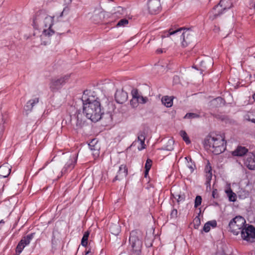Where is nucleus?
Instances as JSON below:
<instances>
[{
  "label": "nucleus",
  "instance_id": "473e14b6",
  "mask_svg": "<svg viewBox=\"0 0 255 255\" xmlns=\"http://www.w3.org/2000/svg\"><path fill=\"white\" fill-rule=\"evenodd\" d=\"M180 135L183 138V139L185 141V142L187 144H189L190 143V140L188 137L187 134L184 130H181L180 131Z\"/></svg>",
  "mask_w": 255,
  "mask_h": 255
},
{
  "label": "nucleus",
  "instance_id": "cd10ccee",
  "mask_svg": "<svg viewBox=\"0 0 255 255\" xmlns=\"http://www.w3.org/2000/svg\"><path fill=\"white\" fill-rule=\"evenodd\" d=\"M180 32H178V29H173V28L169 29L168 31H166L164 33L163 35L161 36L162 38L172 37V35L178 34Z\"/></svg>",
  "mask_w": 255,
  "mask_h": 255
},
{
  "label": "nucleus",
  "instance_id": "79ce46f5",
  "mask_svg": "<svg viewBox=\"0 0 255 255\" xmlns=\"http://www.w3.org/2000/svg\"><path fill=\"white\" fill-rule=\"evenodd\" d=\"M198 117V115L194 113H188L185 116V119L195 118Z\"/></svg>",
  "mask_w": 255,
  "mask_h": 255
},
{
  "label": "nucleus",
  "instance_id": "7ed1b4c3",
  "mask_svg": "<svg viewBox=\"0 0 255 255\" xmlns=\"http://www.w3.org/2000/svg\"><path fill=\"white\" fill-rule=\"evenodd\" d=\"M208 150L215 154H219L224 151L226 148L225 137L220 134L209 136L205 140Z\"/></svg>",
  "mask_w": 255,
  "mask_h": 255
},
{
  "label": "nucleus",
  "instance_id": "2eb2a0df",
  "mask_svg": "<svg viewBox=\"0 0 255 255\" xmlns=\"http://www.w3.org/2000/svg\"><path fill=\"white\" fill-rule=\"evenodd\" d=\"M145 139V133L143 132H140L138 133L137 138L133 143L132 145H135L138 143L137 149L138 150H142L146 148V145L145 144L144 141Z\"/></svg>",
  "mask_w": 255,
  "mask_h": 255
},
{
  "label": "nucleus",
  "instance_id": "393cba45",
  "mask_svg": "<svg viewBox=\"0 0 255 255\" xmlns=\"http://www.w3.org/2000/svg\"><path fill=\"white\" fill-rule=\"evenodd\" d=\"M161 102L165 107L169 108L173 105V98L167 96H164L162 98Z\"/></svg>",
  "mask_w": 255,
  "mask_h": 255
},
{
  "label": "nucleus",
  "instance_id": "8fccbe9b",
  "mask_svg": "<svg viewBox=\"0 0 255 255\" xmlns=\"http://www.w3.org/2000/svg\"><path fill=\"white\" fill-rule=\"evenodd\" d=\"M253 99L254 101H255V93L252 96Z\"/></svg>",
  "mask_w": 255,
  "mask_h": 255
},
{
  "label": "nucleus",
  "instance_id": "423d86ee",
  "mask_svg": "<svg viewBox=\"0 0 255 255\" xmlns=\"http://www.w3.org/2000/svg\"><path fill=\"white\" fill-rule=\"evenodd\" d=\"M178 32H180L179 35H182L181 43L183 47H187L195 40V33L190 29L178 28Z\"/></svg>",
  "mask_w": 255,
  "mask_h": 255
},
{
  "label": "nucleus",
  "instance_id": "49530a36",
  "mask_svg": "<svg viewBox=\"0 0 255 255\" xmlns=\"http://www.w3.org/2000/svg\"><path fill=\"white\" fill-rule=\"evenodd\" d=\"M85 255H92L91 249H89L88 250L86 251Z\"/></svg>",
  "mask_w": 255,
  "mask_h": 255
},
{
  "label": "nucleus",
  "instance_id": "9d476101",
  "mask_svg": "<svg viewBox=\"0 0 255 255\" xmlns=\"http://www.w3.org/2000/svg\"><path fill=\"white\" fill-rule=\"evenodd\" d=\"M109 17L110 13L105 11L102 8H98L94 10L91 19L94 23H99Z\"/></svg>",
  "mask_w": 255,
  "mask_h": 255
},
{
  "label": "nucleus",
  "instance_id": "39448f33",
  "mask_svg": "<svg viewBox=\"0 0 255 255\" xmlns=\"http://www.w3.org/2000/svg\"><path fill=\"white\" fill-rule=\"evenodd\" d=\"M245 219L241 216H237L234 218L229 223L230 231L235 235H238L241 232L246 225Z\"/></svg>",
  "mask_w": 255,
  "mask_h": 255
},
{
  "label": "nucleus",
  "instance_id": "864d4df0",
  "mask_svg": "<svg viewBox=\"0 0 255 255\" xmlns=\"http://www.w3.org/2000/svg\"><path fill=\"white\" fill-rule=\"evenodd\" d=\"M181 199V196H179V198L177 199V201L178 202H179V201H180Z\"/></svg>",
  "mask_w": 255,
  "mask_h": 255
},
{
  "label": "nucleus",
  "instance_id": "c85d7f7f",
  "mask_svg": "<svg viewBox=\"0 0 255 255\" xmlns=\"http://www.w3.org/2000/svg\"><path fill=\"white\" fill-rule=\"evenodd\" d=\"M174 140L173 139H168L166 145L164 146V149L168 151H171L173 149Z\"/></svg>",
  "mask_w": 255,
  "mask_h": 255
},
{
  "label": "nucleus",
  "instance_id": "bb28decb",
  "mask_svg": "<svg viewBox=\"0 0 255 255\" xmlns=\"http://www.w3.org/2000/svg\"><path fill=\"white\" fill-rule=\"evenodd\" d=\"M186 161V166L190 169V173H192L195 168V165L192 162V159L190 157H186L185 158Z\"/></svg>",
  "mask_w": 255,
  "mask_h": 255
},
{
  "label": "nucleus",
  "instance_id": "4c0bfd02",
  "mask_svg": "<svg viewBox=\"0 0 255 255\" xmlns=\"http://www.w3.org/2000/svg\"><path fill=\"white\" fill-rule=\"evenodd\" d=\"M128 23V20L127 19H121L117 23V27H122V26H125L126 25H127Z\"/></svg>",
  "mask_w": 255,
  "mask_h": 255
},
{
  "label": "nucleus",
  "instance_id": "412c9836",
  "mask_svg": "<svg viewBox=\"0 0 255 255\" xmlns=\"http://www.w3.org/2000/svg\"><path fill=\"white\" fill-rule=\"evenodd\" d=\"M248 151V149L245 147L239 146L232 152L234 156H242L246 154Z\"/></svg>",
  "mask_w": 255,
  "mask_h": 255
},
{
  "label": "nucleus",
  "instance_id": "5701e85b",
  "mask_svg": "<svg viewBox=\"0 0 255 255\" xmlns=\"http://www.w3.org/2000/svg\"><path fill=\"white\" fill-rule=\"evenodd\" d=\"M246 120L255 123V109L247 112L244 116Z\"/></svg>",
  "mask_w": 255,
  "mask_h": 255
},
{
  "label": "nucleus",
  "instance_id": "7c9ffc66",
  "mask_svg": "<svg viewBox=\"0 0 255 255\" xmlns=\"http://www.w3.org/2000/svg\"><path fill=\"white\" fill-rule=\"evenodd\" d=\"M110 230L112 234L118 235L120 233V227L119 225L115 224L113 225L110 227Z\"/></svg>",
  "mask_w": 255,
  "mask_h": 255
},
{
  "label": "nucleus",
  "instance_id": "c9c22d12",
  "mask_svg": "<svg viewBox=\"0 0 255 255\" xmlns=\"http://www.w3.org/2000/svg\"><path fill=\"white\" fill-rule=\"evenodd\" d=\"M226 193L228 195L229 200L230 201L234 202L236 200V194L231 190L226 191Z\"/></svg>",
  "mask_w": 255,
  "mask_h": 255
},
{
  "label": "nucleus",
  "instance_id": "f3484780",
  "mask_svg": "<svg viewBox=\"0 0 255 255\" xmlns=\"http://www.w3.org/2000/svg\"><path fill=\"white\" fill-rule=\"evenodd\" d=\"M244 164L250 170L255 169V161L254 158V153H250L247 155L244 160Z\"/></svg>",
  "mask_w": 255,
  "mask_h": 255
},
{
  "label": "nucleus",
  "instance_id": "4468645a",
  "mask_svg": "<svg viewBox=\"0 0 255 255\" xmlns=\"http://www.w3.org/2000/svg\"><path fill=\"white\" fill-rule=\"evenodd\" d=\"M147 7L151 14H156L161 9L160 0H149L147 3Z\"/></svg>",
  "mask_w": 255,
  "mask_h": 255
},
{
  "label": "nucleus",
  "instance_id": "ea45409f",
  "mask_svg": "<svg viewBox=\"0 0 255 255\" xmlns=\"http://www.w3.org/2000/svg\"><path fill=\"white\" fill-rule=\"evenodd\" d=\"M205 176H206V182H207V184H208L210 185V181L212 179V173H206V175H205Z\"/></svg>",
  "mask_w": 255,
  "mask_h": 255
},
{
  "label": "nucleus",
  "instance_id": "de8ad7c7",
  "mask_svg": "<svg viewBox=\"0 0 255 255\" xmlns=\"http://www.w3.org/2000/svg\"><path fill=\"white\" fill-rule=\"evenodd\" d=\"M94 152L95 153H93V155L96 156V157H97L99 156V151L98 150H94Z\"/></svg>",
  "mask_w": 255,
  "mask_h": 255
},
{
  "label": "nucleus",
  "instance_id": "3c124183",
  "mask_svg": "<svg viewBox=\"0 0 255 255\" xmlns=\"http://www.w3.org/2000/svg\"><path fill=\"white\" fill-rule=\"evenodd\" d=\"M194 221H196V222H200V220H199V218H197V219H195L194 220Z\"/></svg>",
  "mask_w": 255,
  "mask_h": 255
},
{
  "label": "nucleus",
  "instance_id": "f257e3e1",
  "mask_svg": "<svg viewBox=\"0 0 255 255\" xmlns=\"http://www.w3.org/2000/svg\"><path fill=\"white\" fill-rule=\"evenodd\" d=\"M54 16L47 15L40 11L36 13L33 20V26L41 31L40 38L41 44L44 45L50 43V37L54 34L52 29Z\"/></svg>",
  "mask_w": 255,
  "mask_h": 255
},
{
  "label": "nucleus",
  "instance_id": "5fc2aeb1",
  "mask_svg": "<svg viewBox=\"0 0 255 255\" xmlns=\"http://www.w3.org/2000/svg\"><path fill=\"white\" fill-rule=\"evenodd\" d=\"M49 162L47 161L45 163V166H47L49 164Z\"/></svg>",
  "mask_w": 255,
  "mask_h": 255
},
{
  "label": "nucleus",
  "instance_id": "9b49d317",
  "mask_svg": "<svg viewBox=\"0 0 255 255\" xmlns=\"http://www.w3.org/2000/svg\"><path fill=\"white\" fill-rule=\"evenodd\" d=\"M71 122L73 128L75 130L78 131L82 128L85 124L82 114L79 112H77L76 115L71 117Z\"/></svg>",
  "mask_w": 255,
  "mask_h": 255
},
{
  "label": "nucleus",
  "instance_id": "0eeeda50",
  "mask_svg": "<svg viewBox=\"0 0 255 255\" xmlns=\"http://www.w3.org/2000/svg\"><path fill=\"white\" fill-rule=\"evenodd\" d=\"M140 233L137 231H132L130 234L129 241L133 250L135 252L140 251L142 242L140 239Z\"/></svg>",
  "mask_w": 255,
  "mask_h": 255
},
{
  "label": "nucleus",
  "instance_id": "f8f14e48",
  "mask_svg": "<svg viewBox=\"0 0 255 255\" xmlns=\"http://www.w3.org/2000/svg\"><path fill=\"white\" fill-rule=\"evenodd\" d=\"M34 236V234H30L23 237L18 244L15 253L16 255H19L22 252L24 248L28 245Z\"/></svg>",
  "mask_w": 255,
  "mask_h": 255
},
{
  "label": "nucleus",
  "instance_id": "37998d69",
  "mask_svg": "<svg viewBox=\"0 0 255 255\" xmlns=\"http://www.w3.org/2000/svg\"><path fill=\"white\" fill-rule=\"evenodd\" d=\"M181 37H182V35L175 34V35H172L171 39L173 40L176 41V40H178V39L179 38L180 41H181Z\"/></svg>",
  "mask_w": 255,
  "mask_h": 255
},
{
  "label": "nucleus",
  "instance_id": "a878e982",
  "mask_svg": "<svg viewBox=\"0 0 255 255\" xmlns=\"http://www.w3.org/2000/svg\"><path fill=\"white\" fill-rule=\"evenodd\" d=\"M216 226L217 222L216 221L213 220L209 221L204 225L203 227V231L206 233L208 232L210 230L211 227L214 228L216 227Z\"/></svg>",
  "mask_w": 255,
  "mask_h": 255
},
{
  "label": "nucleus",
  "instance_id": "09e8293b",
  "mask_svg": "<svg viewBox=\"0 0 255 255\" xmlns=\"http://www.w3.org/2000/svg\"><path fill=\"white\" fill-rule=\"evenodd\" d=\"M157 52L158 53H162V50L161 49H157Z\"/></svg>",
  "mask_w": 255,
  "mask_h": 255
},
{
  "label": "nucleus",
  "instance_id": "b1692460",
  "mask_svg": "<svg viewBox=\"0 0 255 255\" xmlns=\"http://www.w3.org/2000/svg\"><path fill=\"white\" fill-rule=\"evenodd\" d=\"M131 94H132V99L130 101V105L133 108H136L138 106V105L139 104L138 98H137V96H136L137 90H132L131 92Z\"/></svg>",
  "mask_w": 255,
  "mask_h": 255
},
{
  "label": "nucleus",
  "instance_id": "20e7f679",
  "mask_svg": "<svg viewBox=\"0 0 255 255\" xmlns=\"http://www.w3.org/2000/svg\"><path fill=\"white\" fill-rule=\"evenodd\" d=\"M233 5L231 0H221L219 4L216 5L210 12V18L213 20Z\"/></svg>",
  "mask_w": 255,
  "mask_h": 255
},
{
  "label": "nucleus",
  "instance_id": "a211bd4d",
  "mask_svg": "<svg viewBox=\"0 0 255 255\" xmlns=\"http://www.w3.org/2000/svg\"><path fill=\"white\" fill-rule=\"evenodd\" d=\"M128 174V169L126 166L122 165L119 167L117 175L115 177L114 181L115 180H121L125 177Z\"/></svg>",
  "mask_w": 255,
  "mask_h": 255
},
{
  "label": "nucleus",
  "instance_id": "f03ea898",
  "mask_svg": "<svg viewBox=\"0 0 255 255\" xmlns=\"http://www.w3.org/2000/svg\"><path fill=\"white\" fill-rule=\"evenodd\" d=\"M83 112L87 118L93 122L99 121L104 112L102 111L101 104L98 98L90 91H84L82 97Z\"/></svg>",
  "mask_w": 255,
  "mask_h": 255
},
{
  "label": "nucleus",
  "instance_id": "c03bdc74",
  "mask_svg": "<svg viewBox=\"0 0 255 255\" xmlns=\"http://www.w3.org/2000/svg\"><path fill=\"white\" fill-rule=\"evenodd\" d=\"M177 210L176 209H173L171 212V216L172 218H176L177 216Z\"/></svg>",
  "mask_w": 255,
  "mask_h": 255
},
{
  "label": "nucleus",
  "instance_id": "2f4dec72",
  "mask_svg": "<svg viewBox=\"0 0 255 255\" xmlns=\"http://www.w3.org/2000/svg\"><path fill=\"white\" fill-rule=\"evenodd\" d=\"M136 96H137V98H138V101L139 104H145L148 101V99L147 97L142 96L138 93L137 91Z\"/></svg>",
  "mask_w": 255,
  "mask_h": 255
},
{
  "label": "nucleus",
  "instance_id": "a19ab883",
  "mask_svg": "<svg viewBox=\"0 0 255 255\" xmlns=\"http://www.w3.org/2000/svg\"><path fill=\"white\" fill-rule=\"evenodd\" d=\"M205 173H212V167L209 161H208L205 168Z\"/></svg>",
  "mask_w": 255,
  "mask_h": 255
},
{
  "label": "nucleus",
  "instance_id": "a18cd8bd",
  "mask_svg": "<svg viewBox=\"0 0 255 255\" xmlns=\"http://www.w3.org/2000/svg\"><path fill=\"white\" fill-rule=\"evenodd\" d=\"M64 4L69 5L71 4L72 0H64Z\"/></svg>",
  "mask_w": 255,
  "mask_h": 255
},
{
  "label": "nucleus",
  "instance_id": "6e6552de",
  "mask_svg": "<svg viewBox=\"0 0 255 255\" xmlns=\"http://www.w3.org/2000/svg\"><path fill=\"white\" fill-rule=\"evenodd\" d=\"M241 234L243 240L249 243L255 242V228L254 226L252 225L245 226L244 229H242Z\"/></svg>",
  "mask_w": 255,
  "mask_h": 255
},
{
  "label": "nucleus",
  "instance_id": "4be33fe9",
  "mask_svg": "<svg viewBox=\"0 0 255 255\" xmlns=\"http://www.w3.org/2000/svg\"><path fill=\"white\" fill-rule=\"evenodd\" d=\"M124 13L125 10L124 8L121 6H118L115 9V11L112 14H110V17L111 16L113 18H119L124 15Z\"/></svg>",
  "mask_w": 255,
  "mask_h": 255
},
{
  "label": "nucleus",
  "instance_id": "72a5a7b5",
  "mask_svg": "<svg viewBox=\"0 0 255 255\" xmlns=\"http://www.w3.org/2000/svg\"><path fill=\"white\" fill-rule=\"evenodd\" d=\"M212 104L215 106H220L224 103V100L221 97H218L214 99L212 101Z\"/></svg>",
  "mask_w": 255,
  "mask_h": 255
},
{
  "label": "nucleus",
  "instance_id": "f704fd0d",
  "mask_svg": "<svg viewBox=\"0 0 255 255\" xmlns=\"http://www.w3.org/2000/svg\"><path fill=\"white\" fill-rule=\"evenodd\" d=\"M70 10V8L68 5H66V6L64 7L63 11L60 13V15L57 16V18H61L64 15H66L68 13Z\"/></svg>",
  "mask_w": 255,
  "mask_h": 255
},
{
  "label": "nucleus",
  "instance_id": "e433bc0d",
  "mask_svg": "<svg viewBox=\"0 0 255 255\" xmlns=\"http://www.w3.org/2000/svg\"><path fill=\"white\" fill-rule=\"evenodd\" d=\"M202 203V197L201 196L198 195L196 197L194 202V207L195 208L198 207Z\"/></svg>",
  "mask_w": 255,
  "mask_h": 255
},
{
  "label": "nucleus",
  "instance_id": "aec40b11",
  "mask_svg": "<svg viewBox=\"0 0 255 255\" xmlns=\"http://www.w3.org/2000/svg\"><path fill=\"white\" fill-rule=\"evenodd\" d=\"M11 168L7 164H3L0 166V177L5 178L10 174Z\"/></svg>",
  "mask_w": 255,
  "mask_h": 255
},
{
  "label": "nucleus",
  "instance_id": "ddd939ff",
  "mask_svg": "<svg viewBox=\"0 0 255 255\" xmlns=\"http://www.w3.org/2000/svg\"><path fill=\"white\" fill-rule=\"evenodd\" d=\"M77 157L78 155L76 153L70 156L61 170L62 174L70 172L74 168L77 163Z\"/></svg>",
  "mask_w": 255,
  "mask_h": 255
},
{
  "label": "nucleus",
  "instance_id": "dca6fc26",
  "mask_svg": "<svg viewBox=\"0 0 255 255\" xmlns=\"http://www.w3.org/2000/svg\"><path fill=\"white\" fill-rule=\"evenodd\" d=\"M128 94L123 90H117L115 94V100L118 103L123 104L128 100Z\"/></svg>",
  "mask_w": 255,
  "mask_h": 255
},
{
  "label": "nucleus",
  "instance_id": "6ab92c4d",
  "mask_svg": "<svg viewBox=\"0 0 255 255\" xmlns=\"http://www.w3.org/2000/svg\"><path fill=\"white\" fill-rule=\"evenodd\" d=\"M39 102V98H35L29 100L24 106V110L27 112L32 111L33 107Z\"/></svg>",
  "mask_w": 255,
  "mask_h": 255
},
{
  "label": "nucleus",
  "instance_id": "1a4fd4ad",
  "mask_svg": "<svg viewBox=\"0 0 255 255\" xmlns=\"http://www.w3.org/2000/svg\"><path fill=\"white\" fill-rule=\"evenodd\" d=\"M69 78V75H66L60 78L52 79L49 83L50 90L53 92L58 91Z\"/></svg>",
  "mask_w": 255,
  "mask_h": 255
},
{
  "label": "nucleus",
  "instance_id": "58836bf2",
  "mask_svg": "<svg viewBox=\"0 0 255 255\" xmlns=\"http://www.w3.org/2000/svg\"><path fill=\"white\" fill-rule=\"evenodd\" d=\"M152 165V161L150 159H147L146 163L145 165V168L146 169V171L148 172L150 170L151 166Z\"/></svg>",
  "mask_w": 255,
  "mask_h": 255
},
{
  "label": "nucleus",
  "instance_id": "c756f323",
  "mask_svg": "<svg viewBox=\"0 0 255 255\" xmlns=\"http://www.w3.org/2000/svg\"><path fill=\"white\" fill-rule=\"evenodd\" d=\"M90 233L88 231L85 232L81 240V245L84 247H86L88 245V240Z\"/></svg>",
  "mask_w": 255,
  "mask_h": 255
},
{
  "label": "nucleus",
  "instance_id": "603ef678",
  "mask_svg": "<svg viewBox=\"0 0 255 255\" xmlns=\"http://www.w3.org/2000/svg\"><path fill=\"white\" fill-rule=\"evenodd\" d=\"M4 223V222L3 221V220H1L0 221V224H3Z\"/></svg>",
  "mask_w": 255,
  "mask_h": 255
},
{
  "label": "nucleus",
  "instance_id": "6e6d98bb",
  "mask_svg": "<svg viewBox=\"0 0 255 255\" xmlns=\"http://www.w3.org/2000/svg\"><path fill=\"white\" fill-rule=\"evenodd\" d=\"M148 172L145 171V175L146 176L148 174Z\"/></svg>",
  "mask_w": 255,
  "mask_h": 255
}]
</instances>
